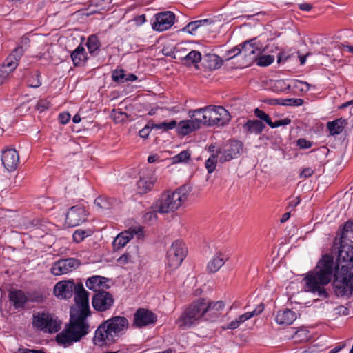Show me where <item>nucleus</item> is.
I'll use <instances>...</instances> for the list:
<instances>
[{
  "mask_svg": "<svg viewBox=\"0 0 353 353\" xmlns=\"http://www.w3.org/2000/svg\"><path fill=\"white\" fill-rule=\"evenodd\" d=\"M339 243L334 274L332 258L327 254L323 256L315 268L304 279L305 291L317 292L319 296L326 297L327 294L324 287L332 281L333 276V285L339 293L345 294L353 291V221L345 223Z\"/></svg>",
  "mask_w": 353,
  "mask_h": 353,
  "instance_id": "nucleus-1",
  "label": "nucleus"
},
{
  "mask_svg": "<svg viewBox=\"0 0 353 353\" xmlns=\"http://www.w3.org/2000/svg\"><path fill=\"white\" fill-rule=\"evenodd\" d=\"M128 326V320L124 316H116L104 321L96 330L93 343L100 347L114 343L125 333Z\"/></svg>",
  "mask_w": 353,
  "mask_h": 353,
  "instance_id": "nucleus-2",
  "label": "nucleus"
},
{
  "mask_svg": "<svg viewBox=\"0 0 353 353\" xmlns=\"http://www.w3.org/2000/svg\"><path fill=\"white\" fill-rule=\"evenodd\" d=\"M189 188L182 186L174 192L167 191L161 194L154 204L157 212L168 214L178 210L188 198Z\"/></svg>",
  "mask_w": 353,
  "mask_h": 353,
  "instance_id": "nucleus-3",
  "label": "nucleus"
},
{
  "mask_svg": "<svg viewBox=\"0 0 353 353\" xmlns=\"http://www.w3.org/2000/svg\"><path fill=\"white\" fill-rule=\"evenodd\" d=\"M89 327L87 321L70 316L68 325L57 335L56 341L59 345L64 347H69L86 335L88 333Z\"/></svg>",
  "mask_w": 353,
  "mask_h": 353,
  "instance_id": "nucleus-4",
  "label": "nucleus"
},
{
  "mask_svg": "<svg viewBox=\"0 0 353 353\" xmlns=\"http://www.w3.org/2000/svg\"><path fill=\"white\" fill-rule=\"evenodd\" d=\"M197 114H202V118H200L201 122L207 126L225 125L231 119L229 112L223 106L209 105L188 112L190 118Z\"/></svg>",
  "mask_w": 353,
  "mask_h": 353,
  "instance_id": "nucleus-5",
  "label": "nucleus"
},
{
  "mask_svg": "<svg viewBox=\"0 0 353 353\" xmlns=\"http://www.w3.org/2000/svg\"><path fill=\"white\" fill-rule=\"evenodd\" d=\"M205 299H199L190 304L178 319L179 326L185 330L196 325L202 318L206 320Z\"/></svg>",
  "mask_w": 353,
  "mask_h": 353,
  "instance_id": "nucleus-6",
  "label": "nucleus"
},
{
  "mask_svg": "<svg viewBox=\"0 0 353 353\" xmlns=\"http://www.w3.org/2000/svg\"><path fill=\"white\" fill-rule=\"evenodd\" d=\"M74 294L75 305L70 308V316L83 321H87L86 318L90 314L88 302L89 294L81 283L77 284V289Z\"/></svg>",
  "mask_w": 353,
  "mask_h": 353,
  "instance_id": "nucleus-7",
  "label": "nucleus"
},
{
  "mask_svg": "<svg viewBox=\"0 0 353 353\" xmlns=\"http://www.w3.org/2000/svg\"><path fill=\"white\" fill-rule=\"evenodd\" d=\"M262 46L256 41V39L246 41L243 43L241 48L238 46L232 49L231 52L235 54H240L245 59L246 65H250L258 58L262 53Z\"/></svg>",
  "mask_w": 353,
  "mask_h": 353,
  "instance_id": "nucleus-8",
  "label": "nucleus"
},
{
  "mask_svg": "<svg viewBox=\"0 0 353 353\" xmlns=\"http://www.w3.org/2000/svg\"><path fill=\"white\" fill-rule=\"evenodd\" d=\"M187 252V248L183 241H174L167 252L168 266L173 270L178 268L186 256Z\"/></svg>",
  "mask_w": 353,
  "mask_h": 353,
  "instance_id": "nucleus-9",
  "label": "nucleus"
},
{
  "mask_svg": "<svg viewBox=\"0 0 353 353\" xmlns=\"http://www.w3.org/2000/svg\"><path fill=\"white\" fill-rule=\"evenodd\" d=\"M32 325L34 327L49 333L57 332L60 329L59 323L57 319H54L51 314L46 312L34 313Z\"/></svg>",
  "mask_w": 353,
  "mask_h": 353,
  "instance_id": "nucleus-10",
  "label": "nucleus"
},
{
  "mask_svg": "<svg viewBox=\"0 0 353 353\" xmlns=\"http://www.w3.org/2000/svg\"><path fill=\"white\" fill-rule=\"evenodd\" d=\"M155 20L152 23L154 30L163 32L170 28L175 22V14L171 11L161 12L154 15Z\"/></svg>",
  "mask_w": 353,
  "mask_h": 353,
  "instance_id": "nucleus-11",
  "label": "nucleus"
},
{
  "mask_svg": "<svg viewBox=\"0 0 353 353\" xmlns=\"http://www.w3.org/2000/svg\"><path fill=\"white\" fill-rule=\"evenodd\" d=\"M114 303L113 296L105 290L95 293L92 299V305L94 309L99 312H105L110 310L114 305Z\"/></svg>",
  "mask_w": 353,
  "mask_h": 353,
  "instance_id": "nucleus-12",
  "label": "nucleus"
},
{
  "mask_svg": "<svg viewBox=\"0 0 353 353\" xmlns=\"http://www.w3.org/2000/svg\"><path fill=\"white\" fill-rule=\"evenodd\" d=\"M79 265L80 261L74 258L60 259L52 265L50 271L54 275L59 276L76 270Z\"/></svg>",
  "mask_w": 353,
  "mask_h": 353,
  "instance_id": "nucleus-13",
  "label": "nucleus"
},
{
  "mask_svg": "<svg viewBox=\"0 0 353 353\" xmlns=\"http://www.w3.org/2000/svg\"><path fill=\"white\" fill-rule=\"evenodd\" d=\"M242 148L243 145L240 141H230L224 148L216 150L217 156H219V161L220 163H224L236 157Z\"/></svg>",
  "mask_w": 353,
  "mask_h": 353,
  "instance_id": "nucleus-14",
  "label": "nucleus"
},
{
  "mask_svg": "<svg viewBox=\"0 0 353 353\" xmlns=\"http://www.w3.org/2000/svg\"><path fill=\"white\" fill-rule=\"evenodd\" d=\"M9 300L15 309H22L28 301L41 302L42 296H37L35 298H29L21 290H13L9 292Z\"/></svg>",
  "mask_w": 353,
  "mask_h": 353,
  "instance_id": "nucleus-15",
  "label": "nucleus"
},
{
  "mask_svg": "<svg viewBox=\"0 0 353 353\" xmlns=\"http://www.w3.org/2000/svg\"><path fill=\"white\" fill-rule=\"evenodd\" d=\"M157 177L152 170L143 171L137 181V192L143 194L150 191L154 187Z\"/></svg>",
  "mask_w": 353,
  "mask_h": 353,
  "instance_id": "nucleus-16",
  "label": "nucleus"
},
{
  "mask_svg": "<svg viewBox=\"0 0 353 353\" xmlns=\"http://www.w3.org/2000/svg\"><path fill=\"white\" fill-rule=\"evenodd\" d=\"M24 53L22 46H17L12 52L3 61L0 69L2 72H6L7 76L17 67L19 61Z\"/></svg>",
  "mask_w": 353,
  "mask_h": 353,
  "instance_id": "nucleus-17",
  "label": "nucleus"
},
{
  "mask_svg": "<svg viewBox=\"0 0 353 353\" xmlns=\"http://www.w3.org/2000/svg\"><path fill=\"white\" fill-rule=\"evenodd\" d=\"M157 316L151 311L139 308L134 314L133 325L137 327H142L157 321Z\"/></svg>",
  "mask_w": 353,
  "mask_h": 353,
  "instance_id": "nucleus-18",
  "label": "nucleus"
},
{
  "mask_svg": "<svg viewBox=\"0 0 353 353\" xmlns=\"http://www.w3.org/2000/svg\"><path fill=\"white\" fill-rule=\"evenodd\" d=\"M87 214L82 206L72 207L66 214V222L70 227H75L86 220Z\"/></svg>",
  "mask_w": 353,
  "mask_h": 353,
  "instance_id": "nucleus-19",
  "label": "nucleus"
},
{
  "mask_svg": "<svg viewBox=\"0 0 353 353\" xmlns=\"http://www.w3.org/2000/svg\"><path fill=\"white\" fill-rule=\"evenodd\" d=\"M76 289L77 284L73 281H61L55 285L54 294L60 299H69L74 294Z\"/></svg>",
  "mask_w": 353,
  "mask_h": 353,
  "instance_id": "nucleus-20",
  "label": "nucleus"
},
{
  "mask_svg": "<svg viewBox=\"0 0 353 353\" xmlns=\"http://www.w3.org/2000/svg\"><path fill=\"white\" fill-rule=\"evenodd\" d=\"M1 161L8 171H14L19 165V156L15 149H7L2 152Z\"/></svg>",
  "mask_w": 353,
  "mask_h": 353,
  "instance_id": "nucleus-21",
  "label": "nucleus"
},
{
  "mask_svg": "<svg viewBox=\"0 0 353 353\" xmlns=\"http://www.w3.org/2000/svg\"><path fill=\"white\" fill-rule=\"evenodd\" d=\"M201 123L200 117H196L194 119L181 121L175 128L179 134L185 136L199 128Z\"/></svg>",
  "mask_w": 353,
  "mask_h": 353,
  "instance_id": "nucleus-22",
  "label": "nucleus"
},
{
  "mask_svg": "<svg viewBox=\"0 0 353 353\" xmlns=\"http://www.w3.org/2000/svg\"><path fill=\"white\" fill-rule=\"evenodd\" d=\"M139 254L138 246H129L127 251L117 259V262L121 266L129 263H133L139 258Z\"/></svg>",
  "mask_w": 353,
  "mask_h": 353,
  "instance_id": "nucleus-23",
  "label": "nucleus"
},
{
  "mask_svg": "<svg viewBox=\"0 0 353 353\" xmlns=\"http://www.w3.org/2000/svg\"><path fill=\"white\" fill-rule=\"evenodd\" d=\"M108 281V279L105 277L93 276L86 281V286L88 289L97 293L108 288L109 286L107 284Z\"/></svg>",
  "mask_w": 353,
  "mask_h": 353,
  "instance_id": "nucleus-24",
  "label": "nucleus"
},
{
  "mask_svg": "<svg viewBox=\"0 0 353 353\" xmlns=\"http://www.w3.org/2000/svg\"><path fill=\"white\" fill-rule=\"evenodd\" d=\"M224 306L225 304L221 301L211 303L205 301L206 320L213 321L219 315Z\"/></svg>",
  "mask_w": 353,
  "mask_h": 353,
  "instance_id": "nucleus-25",
  "label": "nucleus"
},
{
  "mask_svg": "<svg viewBox=\"0 0 353 353\" xmlns=\"http://www.w3.org/2000/svg\"><path fill=\"white\" fill-rule=\"evenodd\" d=\"M135 230L132 232L130 230H125L119 234L112 242V246L114 251L124 248L126 244L133 238Z\"/></svg>",
  "mask_w": 353,
  "mask_h": 353,
  "instance_id": "nucleus-26",
  "label": "nucleus"
},
{
  "mask_svg": "<svg viewBox=\"0 0 353 353\" xmlns=\"http://www.w3.org/2000/svg\"><path fill=\"white\" fill-rule=\"evenodd\" d=\"M265 124L259 120H248L243 125V131L247 134H260L265 129Z\"/></svg>",
  "mask_w": 353,
  "mask_h": 353,
  "instance_id": "nucleus-27",
  "label": "nucleus"
},
{
  "mask_svg": "<svg viewBox=\"0 0 353 353\" xmlns=\"http://www.w3.org/2000/svg\"><path fill=\"white\" fill-rule=\"evenodd\" d=\"M296 319V315L294 312L290 309H285L278 312L276 316V321L279 325H291Z\"/></svg>",
  "mask_w": 353,
  "mask_h": 353,
  "instance_id": "nucleus-28",
  "label": "nucleus"
},
{
  "mask_svg": "<svg viewBox=\"0 0 353 353\" xmlns=\"http://www.w3.org/2000/svg\"><path fill=\"white\" fill-rule=\"evenodd\" d=\"M202 64L206 69L214 70L222 65L223 61L216 54H208L204 56Z\"/></svg>",
  "mask_w": 353,
  "mask_h": 353,
  "instance_id": "nucleus-29",
  "label": "nucleus"
},
{
  "mask_svg": "<svg viewBox=\"0 0 353 353\" xmlns=\"http://www.w3.org/2000/svg\"><path fill=\"white\" fill-rule=\"evenodd\" d=\"M228 258L222 253L217 252L208 264L210 272H216L225 263Z\"/></svg>",
  "mask_w": 353,
  "mask_h": 353,
  "instance_id": "nucleus-30",
  "label": "nucleus"
},
{
  "mask_svg": "<svg viewBox=\"0 0 353 353\" xmlns=\"http://www.w3.org/2000/svg\"><path fill=\"white\" fill-rule=\"evenodd\" d=\"M72 60L74 65H81L84 64L87 59L85 50L83 46H79L71 54Z\"/></svg>",
  "mask_w": 353,
  "mask_h": 353,
  "instance_id": "nucleus-31",
  "label": "nucleus"
},
{
  "mask_svg": "<svg viewBox=\"0 0 353 353\" xmlns=\"http://www.w3.org/2000/svg\"><path fill=\"white\" fill-rule=\"evenodd\" d=\"M211 23L212 21L210 19L191 21L185 28H183V31L187 32L191 34H194L199 28L208 26Z\"/></svg>",
  "mask_w": 353,
  "mask_h": 353,
  "instance_id": "nucleus-32",
  "label": "nucleus"
},
{
  "mask_svg": "<svg viewBox=\"0 0 353 353\" xmlns=\"http://www.w3.org/2000/svg\"><path fill=\"white\" fill-rule=\"evenodd\" d=\"M201 61V54L199 51L192 50L185 57L181 58L183 64L190 65L196 64Z\"/></svg>",
  "mask_w": 353,
  "mask_h": 353,
  "instance_id": "nucleus-33",
  "label": "nucleus"
},
{
  "mask_svg": "<svg viewBox=\"0 0 353 353\" xmlns=\"http://www.w3.org/2000/svg\"><path fill=\"white\" fill-rule=\"evenodd\" d=\"M270 104H280L282 105H291V106H300L303 103V100L301 99L289 98L285 99H271L269 102Z\"/></svg>",
  "mask_w": 353,
  "mask_h": 353,
  "instance_id": "nucleus-34",
  "label": "nucleus"
},
{
  "mask_svg": "<svg viewBox=\"0 0 353 353\" xmlns=\"http://www.w3.org/2000/svg\"><path fill=\"white\" fill-rule=\"evenodd\" d=\"M327 125L331 135L339 134L344 128L343 121L341 119L328 122Z\"/></svg>",
  "mask_w": 353,
  "mask_h": 353,
  "instance_id": "nucleus-35",
  "label": "nucleus"
},
{
  "mask_svg": "<svg viewBox=\"0 0 353 353\" xmlns=\"http://www.w3.org/2000/svg\"><path fill=\"white\" fill-rule=\"evenodd\" d=\"M264 310V305L263 303L259 304L257 307L252 311L246 312L241 316H239L237 319L240 323H244L245 321L251 319L254 316L260 314Z\"/></svg>",
  "mask_w": 353,
  "mask_h": 353,
  "instance_id": "nucleus-36",
  "label": "nucleus"
},
{
  "mask_svg": "<svg viewBox=\"0 0 353 353\" xmlns=\"http://www.w3.org/2000/svg\"><path fill=\"white\" fill-rule=\"evenodd\" d=\"M177 122L175 120H172L169 122L163 121L160 123H152V128L155 130H161L163 132H168V130H172L176 127Z\"/></svg>",
  "mask_w": 353,
  "mask_h": 353,
  "instance_id": "nucleus-37",
  "label": "nucleus"
},
{
  "mask_svg": "<svg viewBox=\"0 0 353 353\" xmlns=\"http://www.w3.org/2000/svg\"><path fill=\"white\" fill-rule=\"evenodd\" d=\"M218 161L219 156H217V152H216V153H212V154L205 162V168L209 173H212L214 171Z\"/></svg>",
  "mask_w": 353,
  "mask_h": 353,
  "instance_id": "nucleus-38",
  "label": "nucleus"
},
{
  "mask_svg": "<svg viewBox=\"0 0 353 353\" xmlns=\"http://www.w3.org/2000/svg\"><path fill=\"white\" fill-rule=\"evenodd\" d=\"M87 47L91 54L94 53L99 48L100 42L97 36L91 35L89 37L87 41Z\"/></svg>",
  "mask_w": 353,
  "mask_h": 353,
  "instance_id": "nucleus-39",
  "label": "nucleus"
},
{
  "mask_svg": "<svg viewBox=\"0 0 353 353\" xmlns=\"http://www.w3.org/2000/svg\"><path fill=\"white\" fill-rule=\"evenodd\" d=\"M274 60V57L272 55H259L258 58L255 60L256 63L259 66H268L270 65Z\"/></svg>",
  "mask_w": 353,
  "mask_h": 353,
  "instance_id": "nucleus-40",
  "label": "nucleus"
},
{
  "mask_svg": "<svg viewBox=\"0 0 353 353\" xmlns=\"http://www.w3.org/2000/svg\"><path fill=\"white\" fill-rule=\"evenodd\" d=\"M191 153L189 150H183L173 157L172 160L175 163L187 162L190 159Z\"/></svg>",
  "mask_w": 353,
  "mask_h": 353,
  "instance_id": "nucleus-41",
  "label": "nucleus"
},
{
  "mask_svg": "<svg viewBox=\"0 0 353 353\" xmlns=\"http://www.w3.org/2000/svg\"><path fill=\"white\" fill-rule=\"evenodd\" d=\"M94 205L100 210H108L111 206L110 201L102 196H99L94 200Z\"/></svg>",
  "mask_w": 353,
  "mask_h": 353,
  "instance_id": "nucleus-42",
  "label": "nucleus"
},
{
  "mask_svg": "<svg viewBox=\"0 0 353 353\" xmlns=\"http://www.w3.org/2000/svg\"><path fill=\"white\" fill-rule=\"evenodd\" d=\"M111 117L116 123H120L125 120L127 114L120 110L114 109L112 111Z\"/></svg>",
  "mask_w": 353,
  "mask_h": 353,
  "instance_id": "nucleus-43",
  "label": "nucleus"
},
{
  "mask_svg": "<svg viewBox=\"0 0 353 353\" xmlns=\"http://www.w3.org/2000/svg\"><path fill=\"white\" fill-rule=\"evenodd\" d=\"M254 112L256 117L260 119L261 121H263L268 125H270V123L272 120L268 114H266L264 111L259 110V108H256Z\"/></svg>",
  "mask_w": 353,
  "mask_h": 353,
  "instance_id": "nucleus-44",
  "label": "nucleus"
},
{
  "mask_svg": "<svg viewBox=\"0 0 353 353\" xmlns=\"http://www.w3.org/2000/svg\"><path fill=\"white\" fill-rule=\"evenodd\" d=\"M90 235L89 232L85 230H77L73 234V239L75 242L82 241L86 236Z\"/></svg>",
  "mask_w": 353,
  "mask_h": 353,
  "instance_id": "nucleus-45",
  "label": "nucleus"
},
{
  "mask_svg": "<svg viewBox=\"0 0 353 353\" xmlns=\"http://www.w3.org/2000/svg\"><path fill=\"white\" fill-rule=\"evenodd\" d=\"M126 74H125L124 70H114L112 73V79L114 81H121L125 82Z\"/></svg>",
  "mask_w": 353,
  "mask_h": 353,
  "instance_id": "nucleus-46",
  "label": "nucleus"
},
{
  "mask_svg": "<svg viewBox=\"0 0 353 353\" xmlns=\"http://www.w3.org/2000/svg\"><path fill=\"white\" fill-rule=\"evenodd\" d=\"M50 102L47 101L46 99H41L38 101L36 108L39 112H43L49 108L50 107Z\"/></svg>",
  "mask_w": 353,
  "mask_h": 353,
  "instance_id": "nucleus-47",
  "label": "nucleus"
},
{
  "mask_svg": "<svg viewBox=\"0 0 353 353\" xmlns=\"http://www.w3.org/2000/svg\"><path fill=\"white\" fill-rule=\"evenodd\" d=\"M291 123V120L288 118H285L284 119H282V120H278L275 122H272L271 121L270 123V127L272 128H277V127H279V126H281V125H289L290 123Z\"/></svg>",
  "mask_w": 353,
  "mask_h": 353,
  "instance_id": "nucleus-48",
  "label": "nucleus"
},
{
  "mask_svg": "<svg viewBox=\"0 0 353 353\" xmlns=\"http://www.w3.org/2000/svg\"><path fill=\"white\" fill-rule=\"evenodd\" d=\"M154 129L152 128V123L149 122L142 130L139 132L141 138L146 139L148 137L150 130Z\"/></svg>",
  "mask_w": 353,
  "mask_h": 353,
  "instance_id": "nucleus-49",
  "label": "nucleus"
},
{
  "mask_svg": "<svg viewBox=\"0 0 353 353\" xmlns=\"http://www.w3.org/2000/svg\"><path fill=\"white\" fill-rule=\"evenodd\" d=\"M157 210L155 211H148L145 213L143 217L145 221L152 222L157 219Z\"/></svg>",
  "mask_w": 353,
  "mask_h": 353,
  "instance_id": "nucleus-50",
  "label": "nucleus"
},
{
  "mask_svg": "<svg viewBox=\"0 0 353 353\" xmlns=\"http://www.w3.org/2000/svg\"><path fill=\"white\" fill-rule=\"evenodd\" d=\"M314 173V170L311 168H305L300 173V178H307L311 176Z\"/></svg>",
  "mask_w": 353,
  "mask_h": 353,
  "instance_id": "nucleus-51",
  "label": "nucleus"
},
{
  "mask_svg": "<svg viewBox=\"0 0 353 353\" xmlns=\"http://www.w3.org/2000/svg\"><path fill=\"white\" fill-rule=\"evenodd\" d=\"M70 119V114L68 112H62L59 116V120L61 124H66Z\"/></svg>",
  "mask_w": 353,
  "mask_h": 353,
  "instance_id": "nucleus-52",
  "label": "nucleus"
},
{
  "mask_svg": "<svg viewBox=\"0 0 353 353\" xmlns=\"http://www.w3.org/2000/svg\"><path fill=\"white\" fill-rule=\"evenodd\" d=\"M297 143H298V145L301 148L307 149V148H310L312 146L311 142L309 141H307L305 139H299L298 141H297Z\"/></svg>",
  "mask_w": 353,
  "mask_h": 353,
  "instance_id": "nucleus-53",
  "label": "nucleus"
},
{
  "mask_svg": "<svg viewBox=\"0 0 353 353\" xmlns=\"http://www.w3.org/2000/svg\"><path fill=\"white\" fill-rule=\"evenodd\" d=\"M14 353H46L41 350H30L26 348H19Z\"/></svg>",
  "mask_w": 353,
  "mask_h": 353,
  "instance_id": "nucleus-54",
  "label": "nucleus"
},
{
  "mask_svg": "<svg viewBox=\"0 0 353 353\" xmlns=\"http://www.w3.org/2000/svg\"><path fill=\"white\" fill-rule=\"evenodd\" d=\"M335 311L339 315L346 316L348 314V309L343 305H339L335 308Z\"/></svg>",
  "mask_w": 353,
  "mask_h": 353,
  "instance_id": "nucleus-55",
  "label": "nucleus"
},
{
  "mask_svg": "<svg viewBox=\"0 0 353 353\" xmlns=\"http://www.w3.org/2000/svg\"><path fill=\"white\" fill-rule=\"evenodd\" d=\"M240 325H241V323H240V322H239V320L236 318L235 320L232 321L230 323H228L226 326V328L234 330V329H236L237 327H239L240 326Z\"/></svg>",
  "mask_w": 353,
  "mask_h": 353,
  "instance_id": "nucleus-56",
  "label": "nucleus"
},
{
  "mask_svg": "<svg viewBox=\"0 0 353 353\" xmlns=\"http://www.w3.org/2000/svg\"><path fill=\"white\" fill-rule=\"evenodd\" d=\"M240 325H241V323H240V322H239V320L236 318L235 320L232 321L230 323H228L226 326V328L234 330V329H236L237 327H239L240 326Z\"/></svg>",
  "mask_w": 353,
  "mask_h": 353,
  "instance_id": "nucleus-57",
  "label": "nucleus"
},
{
  "mask_svg": "<svg viewBox=\"0 0 353 353\" xmlns=\"http://www.w3.org/2000/svg\"><path fill=\"white\" fill-rule=\"evenodd\" d=\"M297 83L300 84L301 86H299L298 85H296V86L297 88H299L301 91H303V90L307 91V90H309L310 85L309 83H307V82H303V81H298Z\"/></svg>",
  "mask_w": 353,
  "mask_h": 353,
  "instance_id": "nucleus-58",
  "label": "nucleus"
},
{
  "mask_svg": "<svg viewBox=\"0 0 353 353\" xmlns=\"http://www.w3.org/2000/svg\"><path fill=\"white\" fill-rule=\"evenodd\" d=\"M339 48L341 50H346L348 52L353 54V44L348 45L345 43H341L339 45Z\"/></svg>",
  "mask_w": 353,
  "mask_h": 353,
  "instance_id": "nucleus-59",
  "label": "nucleus"
},
{
  "mask_svg": "<svg viewBox=\"0 0 353 353\" xmlns=\"http://www.w3.org/2000/svg\"><path fill=\"white\" fill-rule=\"evenodd\" d=\"M345 342H343L336 347H335L334 348H333L332 350H331L329 353H338L339 351L343 350L345 347Z\"/></svg>",
  "mask_w": 353,
  "mask_h": 353,
  "instance_id": "nucleus-60",
  "label": "nucleus"
},
{
  "mask_svg": "<svg viewBox=\"0 0 353 353\" xmlns=\"http://www.w3.org/2000/svg\"><path fill=\"white\" fill-rule=\"evenodd\" d=\"M41 85V82L38 78V76L36 77V78H34L33 79V81L32 82H30L29 83V86L32 87V88H38Z\"/></svg>",
  "mask_w": 353,
  "mask_h": 353,
  "instance_id": "nucleus-61",
  "label": "nucleus"
},
{
  "mask_svg": "<svg viewBox=\"0 0 353 353\" xmlns=\"http://www.w3.org/2000/svg\"><path fill=\"white\" fill-rule=\"evenodd\" d=\"M301 10L304 11H310L312 9V6L310 3H304L299 5Z\"/></svg>",
  "mask_w": 353,
  "mask_h": 353,
  "instance_id": "nucleus-62",
  "label": "nucleus"
},
{
  "mask_svg": "<svg viewBox=\"0 0 353 353\" xmlns=\"http://www.w3.org/2000/svg\"><path fill=\"white\" fill-rule=\"evenodd\" d=\"M30 43V40L28 38H23L20 42V44L18 46H22L23 49L25 50Z\"/></svg>",
  "mask_w": 353,
  "mask_h": 353,
  "instance_id": "nucleus-63",
  "label": "nucleus"
},
{
  "mask_svg": "<svg viewBox=\"0 0 353 353\" xmlns=\"http://www.w3.org/2000/svg\"><path fill=\"white\" fill-rule=\"evenodd\" d=\"M8 78L6 72H2L0 69V85L3 84Z\"/></svg>",
  "mask_w": 353,
  "mask_h": 353,
  "instance_id": "nucleus-64",
  "label": "nucleus"
}]
</instances>
